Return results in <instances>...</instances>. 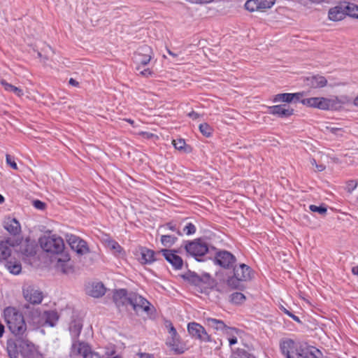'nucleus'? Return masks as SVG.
<instances>
[{
  "instance_id": "obj_14",
  "label": "nucleus",
  "mask_w": 358,
  "mask_h": 358,
  "mask_svg": "<svg viewBox=\"0 0 358 358\" xmlns=\"http://www.w3.org/2000/svg\"><path fill=\"white\" fill-rule=\"evenodd\" d=\"M130 293H127L125 289H119L117 290L113 295V301L117 306V307L120 309L125 308L127 309L128 306H130Z\"/></svg>"
},
{
  "instance_id": "obj_61",
  "label": "nucleus",
  "mask_w": 358,
  "mask_h": 358,
  "mask_svg": "<svg viewBox=\"0 0 358 358\" xmlns=\"http://www.w3.org/2000/svg\"><path fill=\"white\" fill-rule=\"evenodd\" d=\"M69 83L71 85L76 86V87L78 85V82L76 81V80H74L73 78H70Z\"/></svg>"
},
{
  "instance_id": "obj_20",
  "label": "nucleus",
  "mask_w": 358,
  "mask_h": 358,
  "mask_svg": "<svg viewBox=\"0 0 358 358\" xmlns=\"http://www.w3.org/2000/svg\"><path fill=\"white\" fill-rule=\"evenodd\" d=\"M3 227L11 235H17L21 231L20 222L15 218L7 217L3 222Z\"/></svg>"
},
{
  "instance_id": "obj_51",
  "label": "nucleus",
  "mask_w": 358,
  "mask_h": 358,
  "mask_svg": "<svg viewBox=\"0 0 358 358\" xmlns=\"http://www.w3.org/2000/svg\"><path fill=\"white\" fill-rule=\"evenodd\" d=\"M310 162L312 166H315L317 171L321 172L325 169V166L322 164H317L316 160L314 158L310 159Z\"/></svg>"
},
{
  "instance_id": "obj_60",
  "label": "nucleus",
  "mask_w": 358,
  "mask_h": 358,
  "mask_svg": "<svg viewBox=\"0 0 358 358\" xmlns=\"http://www.w3.org/2000/svg\"><path fill=\"white\" fill-rule=\"evenodd\" d=\"M228 341L229 343V345L231 346L237 343V338L236 336L234 338H228Z\"/></svg>"
},
{
  "instance_id": "obj_38",
  "label": "nucleus",
  "mask_w": 358,
  "mask_h": 358,
  "mask_svg": "<svg viewBox=\"0 0 358 358\" xmlns=\"http://www.w3.org/2000/svg\"><path fill=\"white\" fill-rule=\"evenodd\" d=\"M245 8L246 10L251 12L259 10L257 0H248L245 3Z\"/></svg>"
},
{
  "instance_id": "obj_64",
  "label": "nucleus",
  "mask_w": 358,
  "mask_h": 358,
  "mask_svg": "<svg viewBox=\"0 0 358 358\" xmlns=\"http://www.w3.org/2000/svg\"><path fill=\"white\" fill-rule=\"evenodd\" d=\"M352 272L354 275H358V266H354L352 268Z\"/></svg>"
},
{
  "instance_id": "obj_32",
  "label": "nucleus",
  "mask_w": 358,
  "mask_h": 358,
  "mask_svg": "<svg viewBox=\"0 0 358 358\" xmlns=\"http://www.w3.org/2000/svg\"><path fill=\"white\" fill-rule=\"evenodd\" d=\"M345 9L348 16L358 19V6L349 3L345 6Z\"/></svg>"
},
{
  "instance_id": "obj_45",
  "label": "nucleus",
  "mask_w": 358,
  "mask_h": 358,
  "mask_svg": "<svg viewBox=\"0 0 358 358\" xmlns=\"http://www.w3.org/2000/svg\"><path fill=\"white\" fill-rule=\"evenodd\" d=\"M136 69L138 72V73L143 77L148 78L152 75V72L150 71V69H142V66L141 64L138 65Z\"/></svg>"
},
{
  "instance_id": "obj_50",
  "label": "nucleus",
  "mask_w": 358,
  "mask_h": 358,
  "mask_svg": "<svg viewBox=\"0 0 358 358\" xmlns=\"http://www.w3.org/2000/svg\"><path fill=\"white\" fill-rule=\"evenodd\" d=\"M32 204L38 210H43L46 207V204L40 200H34Z\"/></svg>"
},
{
  "instance_id": "obj_37",
  "label": "nucleus",
  "mask_w": 358,
  "mask_h": 358,
  "mask_svg": "<svg viewBox=\"0 0 358 358\" xmlns=\"http://www.w3.org/2000/svg\"><path fill=\"white\" fill-rule=\"evenodd\" d=\"M171 348V350L173 351H174V352L176 354H178V355L184 353L187 350V348L185 347V345L182 344L180 342V340L175 344H173V345Z\"/></svg>"
},
{
  "instance_id": "obj_19",
  "label": "nucleus",
  "mask_w": 358,
  "mask_h": 358,
  "mask_svg": "<svg viewBox=\"0 0 358 358\" xmlns=\"http://www.w3.org/2000/svg\"><path fill=\"white\" fill-rule=\"evenodd\" d=\"M86 292L88 295L99 298L104 295L106 288L101 282H92L87 287Z\"/></svg>"
},
{
  "instance_id": "obj_17",
  "label": "nucleus",
  "mask_w": 358,
  "mask_h": 358,
  "mask_svg": "<svg viewBox=\"0 0 358 358\" xmlns=\"http://www.w3.org/2000/svg\"><path fill=\"white\" fill-rule=\"evenodd\" d=\"M162 252L165 259L170 263L176 269H180L182 266L183 262L180 257L173 252L172 250L164 249Z\"/></svg>"
},
{
  "instance_id": "obj_22",
  "label": "nucleus",
  "mask_w": 358,
  "mask_h": 358,
  "mask_svg": "<svg viewBox=\"0 0 358 358\" xmlns=\"http://www.w3.org/2000/svg\"><path fill=\"white\" fill-rule=\"evenodd\" d=\"M306 85L313 88H320L327 85V80L322 76H312L305 80Z\"/></svg>"
},
{
  "instance_id": "obj_35",
  "label": "nucleus",
  "mask_w": 358,
  "mask_h": 358,
  "mask_svg": "<svg viewBox=\"0 0 358 358\" xmlns=\"http://www.w3.org/2000/svg\"><path fill=\"white\" fill-rule=\"evenodd\" d=\"M231 301L235 304H241L245 300V296L241 292H234L231 296Z\"/></svg>"
},
{
  "instance_id": "obj_13",
  "label": "nucleus",
  "mask_w": 358,
  "mask_h": 358,
  "mask_svg": "<svg viewBox=\"0 0 358 358\" xmlns=\"http://www.w3.org/2000/svg\"><path fill=\"white\" fill-rule=\"evenodd\" d=\"M15 241L8 238L0 241V262L7 261L11 256Z\"/></svg>"
},
{
  "instance_id": "obj_10",
  "label": "nucleus",
  "mask_w": 358,
  "mask_h": 358,
  "mask_svg": "<svg viewBox=\"0 0 358 358\" xmlns=\"http://www.w3.org/2000/svg\"><path fill=\"white\" fill-rule=\"evenodd\" d=\"M301 102L306 106L320 110H331L330 99L324 97H311L303 99Z\"/></svg>"
},
{
  "instance_id": "obj_42",
  "label": "nucleus",
  "mask_w": 358,
  "mask_h": 358,
  "mask_svg": "<svg viewBox=\"0 0 358 358\" xmlns=\"http://www.w3.org/2000/svg\"><path fill=\"white\" fill-rule=\"evenodd\" d=\"M238 330L234 327H228L225 329L223 334H224L227 338H234L238 334Z\"/></svg>"
},
{
  "instance_id": "obj_4",
  "label": "nucleus",
  "mask_w": 358,
  "mask_h": 358,
  "mask_svg": "<svg viewBox=\"0 0 358 358\" xmlns=\"http://www.w3.org/2000/svg\"><path fill=\"white\" fill-rule=\"evenodd\" d=\"M186 252L194 257L196 260L200 261V257L203 256L208 251V246L206 241L197 238L193 241L186 242L185 244Z\"/></svg>"
},
{
  "instance_id": "obj_52",
  "label": "nucleus",
  "mask_w": 358,
  "mask_h": 358,
  "mask_svg": "<svg viewBox=\"0 0 358 358\" xmlns=\"http://www.w3.org/2000/svg\"><path fill=\"white\" fill-rule=\"evenodd\" d=\"M108 246L111 250H114L116 252L120 253L121 252V246L116 241H110L108 243Z\"/></svg>"
},
{
  "instance_id": "obj_47",
  "label": "nucleus",
  "mask_w": 358,
  "mask_h": 358,
  "mask_svg": "<svg viewBox=\"0 0 358 358\" xmlns=\"http://www.w3.org/2000/svg\"><path fill=\"white\" fill-rule=\"evenodd\" d=\"M162 228L163 229H169V230H171L172 231H176L177 234L179 235V236H181L182 235V233L177 229L176 228V225L171 223V222H169V223H167L165 225L162 226Z\"/></svg>"
},
{
  "instance_id": "obj_28",
  "label": "nucleus",
  "mask_w": 358,
  "mask_h": 358,
  "mask_svg": "<svg viewBox=\"0 0 358 358\" xmlns=\"http://www.w3.org/2000/svg\"><path fill=\"white\" fill-rule=\"evenodd\" d=\"M5 262L6 267L11 273L17 275L21 272L22 266L18 261L15 259L13 260L12 259H8L7 261Z\"/></svg>"
},
{
  "instance_id": "obj_5",
  "label": "nucleus",
  "mask_w": 358,
  "mask_h": 358,
  "mask_svg": "<svg viewBox=\"0 0 358 358\" xmlns=\"http://www.w3.org/2000/svg\"><path fill=\"white\" fill-rule=\"evenodd\" d=\"M22 293L25 300L32 304H39L42 302L43 292L34 285L24 284L22 287Z\"/></svg>"
},
{
  "instance_id": "obj_1",
  "label": "nucleus",
  "mask_w": 358,
  "mask_h": 358,
  "mask_svg": "<svg viewBox=\"0 0 358 358\" xmlns=\"http://www.w3.org/2000/svg\"><path fill=\"white\" fill-rule=\"evenodd\" d=\"M3 318L10 331L18 338L22 355L33 352L34 345L27 338V329L23 314L16 308L9 306L3 310Z\"/></svg>"
},
{
  "instance_id": "obj_6",
  "label": "nucleus",
  "mask_w": 358,
  "mask_h": 358,
  "mask_svg": "<svg viewBox=\"0 0 358 358\" xmlns=\"http://www.w3.org/2000/svg\"><path fill=\"white\" fill-rule=\"evenodd\" d=\"M66 240L71 248L78 255H83L89 252L87 243L80 237L71 234L67 236Z\"/></svg>"
},
{
  "instance_id": "obj_3",
  "label": "nucleus",
  "mask_w": 358,
  "mask_h": 358,
  "mask_svg": "<svg viewBox=\"0 0 358 358\" xmlns=\"http://www.w3.org/2000/svg\"><path fill=\"white\" fill-rule=\"evenodd\" d=\"M130 306L138 315H149L152 306L144 297L135 292H130Z\"/></svg>"
},
{
  "instance_id": "obj_26",
  "label": "nucleus",
  "mask_w": 358,
  "mask_h": 358,
  "mask_svg": "<svg viewBox=\"0 0 358 358\" xmlns=\"http://www.w3.org/2000/svg\"><path fill=\"white\" fill-rule=\"evenodd\" d=\"M350 102L351 99L348 96L331 98L330 99L331 110H339L342 108L343 105L350 103Z\"/></svg>"
},
{
  "instance_id": "obj_29",
  "label": "nucleus",
  "mask_w": 358,
  "mask_h": 358,
  "mask_svg": "<svg viewBox=\"0 0 358 358\" xmlns=\"http://www.w3.org/2000/svg\"><path fill=\"white\" fill-rule=\"evenodd\" d=\"M83 325L78 321H73L70 324L69 331L71 335L73 341H78V338L82 330Z\"/></svg>"
},
{
  "instance_id": "obj_11",
  "label": "nucleus",
  "mask_w": 358,
  "mask_h": 358,
  "mask_svg": "<svg viewBox=\"0 0 358 358\" xmlns=\"http://www.w3.org/2000/svg\"><path fill=\"white\" fill-rule=\"evenodd\" d=\"M152 55V48L147 45H143L138 48L135 59L138 64L145 66L150 62Z\"/></svg>"
},
{
  "instance_id": "obj_27",
  "label": "nucleus",
  "mask_w": 358,
  "mask_h": 358,
  "mask_svg": "<svg viewBox=\"0 0 358 358\" xmlns=\"http://www.w3.org/2000/svg\"><path fill=\"white\" fill-rule=\"evenodd\" d=\"M140 260L143 264L152 263L155 260L154 251L145 248H142Z\"/></svg>"
},
{
  "instance_id": "obj_16",
  "label": "nucleus",
  "mask_w": 358,
  "mask_h": 358,
  "mask_svg": "<svg viewBox=\"0 0 358 358\" xmlns=\"http://www.w3.org/2000/svg\"><path fill=\"white\" fill-rule=\"evenodd\" d=\"M269 113L285 118L291 116L294 110L286 104L276 105L268 108Z\"/></svg>"
},
{
  "instance_id": "obj_48",
  "label": "nucleus",
  "mask_w": 358,
  "mask_h": 358,
  "mask_svg": "<svg viewBox=\"0 0 358 358\" xmlns=\"http://www.w3.org/2000/svg\"><path fill=\"white\" fill-rule=\"evenodd\" d=\"M280 310L283 311V313L286 315H287L289 317L292 318L294 321H296L298 323H301V320L299 317L296 316L293 313H292L290 311H289L287 309H286L285 307L281 306Z\"/></svg>"
},
{
  "instance_id": "obj_46",
  "label": "nucleus",
  "mask_w": 358,
  "mask_h": 358,
  "mask_svg": "<svg viewBox=\"0 0 358 358\" xmlns=\"http://www.w3.org/2000/svg\"><path fill=\"white\" fill-rule=\"evenodd\" d=\"M183 231L187 235H191L195 233L196 227L192 223H187L185 227L183 228Z\"/></svg>"
},
{
  "instance_id": "obj_62",
  "label": "nucleus",
  "mask_w": 358,
  "mask_h": 358,
  "mask_svg": "<svg viewBox=\"0 0 358 358\" xmlns=\"http://www.w3.org/2000/svg\"><path fill=\"white\" fill-rule=\"evenodd\" d=\"M5 331V327L0 322V338H1L4 334Z\"/></svg>"
},
{
  "instance_id": "obj_8",
  "label": "nucleus",
  "mask_w": 358,
  "mask_h": 358,
  "mask_svg": "<svg viewBox=\"0 0 358 358\" xmlns=\"http://www.w3.org/2000/svg\"><path fill=\"white\" fill-rule=\"evenodd\" d=\"M236 261V257L228 251L222 250L216 253L215 262L224 268H233Z\"/></svg>"
},
{
  "instance_id": "obj_53",
  "label": "nucleus",
  "mask_w": 358,
  "mask_h": 358,
  "mask_svg": "<svg viewBox=\"0 0 358 358\" xmlns=\"http://www.w3.org/2000/svg\"><path fill=\"white\" fill-rule=\"evenodd\" d=\"M166 327L169 329V334L170 335V337L175 338V337L179 336L176 331V329L174 328V327L173 326V324L171 322L169 323V324H167Z\"/></svg>"
},
{
  "instance_id": "obj_44",
  "label": "nucleus",
  "mask_w": 358,
  "mask_h": 358,
  "mask_svg": "<svg viewBox=\"0 0 358 358\" xmlns=\"http://www.w3.org/2000/svg\"><path fill=\"white\" fill-rule=\"evenodd\" d=\"M309 208L311 211L313 212H315V213H317L320 215H324L326 214L327 213V208H325L324 206H317L315 205H310L309 206Z\"/></svg>"
},
{
  "instance_id": "obj_15",
  "label": "nucleus",
  "mask_w": 358,
  "mask_h": 358,
  "mask_svg": "<svg viewBox=\"0 0 358 358\" xmlns=\"http://www.w3.org/2000/svg\"><path fill=\"white\" fill-rule=\"evenodd\" d=\"M234 274L238 279L242 281H247L252 278V270L250 267L245 264H241L238 266H234Z\"/></svg>"
},
{
  "instance_id": "obj_41",
  "label": "nucleus",
  "mask_w": 358,
  "mask_h": 358,
  "mask_svg": "<svg viewBox=\"0 0 358 358\" xmlns=\"http://www.w3.org/2000/svg\"><path fill=\"white\" fill-rule=\"evenodd\" d=\"M324 131L326 132L331 133L336 136H341L343 133V130L341 128L334 127L332 124L326 126L324 128Z\"/></svg>"
},
{
  "instance_id": "obj_34",
  "label": "nucleus",
  "mask_w": 358,
  "mask_h": 358,
  "mask_svg": "<svg viewBox=\"0 0 358 358\" xmlns=\"http://www.w3.org/2000/svg\"><path fill=\"white\" fill-rule=\"evenodd\" d=\"M176 240L177 238L171 235H162L161 236V243L165 247H171Z\"/></svg>"
},
{
  "instance_id": "obj_58",
  "label": "nucleus",
  "mask_w": 358,
  "mask_h": 358,
  "mask_svg": "<svg viewBox=\"0 0 358 358\" xmlns=\"http://www.w3.org/2000/svg\"><path fill=\"white\" fill-rule=\"evenodd\" d=\"M85 358H101L99 353L92 351L90 349V352L87 354Z\"/></svg>"
},
{
  "instance_id": "obj_39",
  "label": "nucleus",
  "mask_w": 358,
  "mask_h": 358,
  "mask_svg": "<svg viewBox=\"0 0 358 358\" xmlns=\"http://www.w3.org/2000/svg\"><path fill=\"white\" fill-rule=\"evenodd\" d=\"M232 358H254L245 350L238 349L236 352L231 355Z\"/></svg>"
},
{
  "instance_id": "obj_23",
  "label": "nucleus",
  "mask_w": 358,
  "mask_h": 358,
  "mask_svg": "<svg viewBox=\"0 0 358 358\" xmlns=\"http://www.w3.org/2000/svg\"><path fill=\"white\" fill-rule=\"evenodd\" d=\"M19 343L18 338H16V342L12 340L8 341L6 350L9 358H18L17 348L20 349V352H22V348L20 347ZM30 352H27V354L24 355V357L28 356ZM22 355L23 356V355Z\"/></svg>"
},
{
  "instance_id": "obj_33",
  "label": "nucleus",
  "mask_w": 358,
  "mask_h": 358,
  "mask_svg": "<svg viewBox=\"0 0 358 358\" xmlns=\"http://www.w3.org/2000/svg\"><path fill=\"white\" fill-rule=\"evenodd\" d=\"M296 358H317V357L311 349L306 348H301Z\"/></svg>"
},
{
  "instance_id": "obj_2",
  "label": "nucleus",
  "mask_w": 358,
  "mask_h": 358,
  "mask_svg": "<svg viewBox=\"0 0 358 358\" xmlns=\"http://www.w3.org/2000/svg\"><path fill=\"white\" fill-rule=\"evenodd\" d=\"M40 244L44 251L55 255L52 261L55 262L57 270L64 273H69L73 271L70 256L64 251V243L61 237L44 236L40 238Z\"/></svg>"
},
{
  "instance_id": "obj_43",
  "label": "nucleus",
  "mask_w": 358,
  "mask_h": 358,
  "mask_svg": "<svg viewBox=\"0 0 358 358\" xmlns=\"http://www.w3.org/2000/svg\"><path fill=\"white\" fill-rule=\"evenodd\" d=\"M173 145L176 149L182 151L185 150L186 143L183 139H177L173 141Z\"/></svg>"
},
{
  "instance_id": "obj_31",
  "label": "nucleus",
  "mask_w": 358,
  "mask_h": 358,
  "mask_svg": "<svg viewBox=\"0 0 358 358\" xmlns=\"http://www.w3.org/2000/svg\"><path fill=\"white\" fill-rule=\"evenodd\" d=\"M241 282H243L241 279H238L236 275L234 274L232 276H230L227 280V285L231 289H241Z\"/></svg>"
},
{
  "instance_id": "obj_57",
  "label": "nucleus",
  "mask_w": 358,
  "mask_h": 358,
  "mask_svg": "<svg viewBox=\"0 0 358 358\" xmlns=\"http://www.w3.org/2000/svg\"><path fill=\"white\" fill-rule=\"evenodd\" d=\"M137 356L138 358H154V355L146 352H139Z\"/></svg>"
},
{
  "instance_id": "obj_25",
  "label": "nucleus",
  "mask_w": 358,
  "mask_h": 358,
  "mask_svg": "<svg viewBox=\"0 0 358 358\" xmlns=\"http://www.w3.org/2000/svg\"><path fill=\"white\" fill-rule=\"evenodd\" d=\"M205 324L210 328L216 331H221L222 333L227 327V325L221 320L213 317H206Z\"/></svg>"
},
{
  "instance_id": "obj_59",
  "label": "nucleus",
  "mask_w": 358,
  "mask_h": 358,
  "mask_svg": "<svg viewBox=\"0 0 358 358\" xmlns=\"http://www.w3.org/2000/svg\"><path fill=\"white\" fill-rule=\"evenodd\" d=\"M188 115H189V117H190L193 120H196V119H197L199 117V114L196 113V112H194V111H192V112L189 113L188 114Z\"/></svg>"
},
{
  "instance_id": "obj_30",
  "label": "nucleus",
  "mask_w": 358,
  "mask_h": 358,
  "mask_svg": "<svg viewBox=\"0 0 358 358\" xmlns=\"http://www.w3.org/2000/svg\"><path fill=\"white\" fill-rule=\"evenodd\" d=\"M0 83L2 86H3L5 90L10 92H13L17 96H22L24 93L23 90L19 87H17L10 83H8L5 80H1Z\"/></svg>"
},
{
  "instance_id": "obj_36",
  "label": "nucleus",
  "mask_w": 358,
  "mask_h": 358,
  "mask_svg": "<svg viewBox=\"0 0 358 358\" xmlns=\"http://www.w3.org/2000/svg\"><path fill=\"white\" fill-rule=\"evenodd\" d=\"M259 10L270 8L272 7L275 0H257Z\"/></svg>"
},
{
  "instance_id": "obj_9",
  "label": "nucleus",
  "mask_w": 358,
  "mask_h": 358,
  "mask_svg": "<svg viewBox=\"0 0 358 358\" xmlns=\"http://www.w3.org/2000/svg\"><path fill=\"white\" fill-rule=\"evenodd\" d=\"M187 330L189 334L201 341L209 342L210 337L206 329L201 324L196 322H190L187 325Z\"/></svg>"
},
{
  "instance_id": "obj_54",
  "label": "nucleus",
  "mask_w": 358,
  "mask_h": 358,
  "mask_svg": "<svg viewBox=\"0 0 358 358\" xmlns=\"http://www.w3.org/2000/svg\"><path fill=\"white\" fill-rule=\"evenodd\" d=\"M357 186V182L355 180H350L347 183V191L351 193Z\"/></svg>"
},
{
  "instance_id": "obj_7",
  "label": "nucleus",
  "mask_w": 358,
  "mask_h": 358,
  "mask_svg": "<svg viewBox=\"0 0 358 358\" xmlns=\"http://www.w3.org/2000/svg\"><path fill=\"white\" fill-rule=\"evenodd\" d=\"M90 346L80 341H73L71 347L70 358H85L87 354L90 352Z\"/></svg>"
},
{
  "instance_id": "obj_18",
  "label": "nucleus",
  "mask_w": 358,
  "mask_h": 358,
  "mask_svg": "<svg viewBox=\"0 0 358 358\" xmlns=\"http://www.w3.org/2000/svg\"><path fill=\"white\" fill-rule=\"evenodd\" d=\"M303 96V93H282L278 94L273 99L274 102H296Z\"/></svg>"
},
{
  "instance_id": "obj_56",
  "label": "nucleus",
  "mask_w": 358,
  "mask_h": 358,
  "mask_svg": "<svg viewBox=\"0 0 358 358\" xmlns=\"http://www.w3.org/2000/svg\"><path fill=\"white\" fill-rule=\"evenodd\" d=\"M180 340V337H169L167 341V343L169 345L170 347L173 345V344H175Z\"/></svg>"
},
{
  "instance_id": "obj_40",
  "label": "nucleus",
  "mask_w": 358,
  "mask_h": 358,
  "mask_svg": "<svg viewBox=\"0 0 358 358\" xmlns=\"http://www.w3.org/2000/svg\"><path fill=\"white\" fill-rule=\"evenodd\" d=\"M199 130L203 135L208 137L211 135L213 129L207 123H203L199 125Z\"/></svg>"
},
{
  "instance_id": "obj_21",
  "label": "nucleus",
  "mask_w": 358,
  "mask_h": 358,
  "mask_svg": "<svg viewBox=\"0 0 358 358\" xmlns=\"http://www.w3.org/2000/svg\"><path fill=\"white\" fill-rule=\"evenodd\" d=\"M347 16L345 6H336L329 11V19L331 21H340Z\"/></svg>"
},
{
  "instance_id": "obj_12",
  "label": "nucleus",
  "mask_w": 358,
  "mask_h": 358,
  "mask_svg": "<svg viewBox=\"0 0 358 358\" xmlns=\"http://www.w3.org/2000/svg\"><path fill=\"white\" fill-rule=\"evenodd\" d=\"M301 349V348H298L296 343L291 339L283 341L280 343L281 352L287 358H296Z\"/></svg>"
},
{
  "instance_id": "obj_55",
  "label": "nucleus",
  "mask_w": 358,
  "mask_h": 358,
  "mask_svg": "<svg viewBox=\"0 0 358 358\" xmlns=\"http://www.w3.org/2000/svg\"><path fill=\"white\" fill-rule=\"evenodd\" d=\"M187 1H189L192 3H201V4H205V3H210L213 2L214 0H186Z\"/></svg>"
},
{
  "instance_id": "obj_24",
  "label": "nucleus",
  "mask_w": 358,
  "mask_h": 358,
  "mask_svg": "<svg viewBox=\"0 0 358 358\" xmlns=\"http://www.w3.org/2000/svg\"><path fill=\"white\" fill-rule=\"evenodd\" d=\"M59 319L57 313L55 310L45 311L41 315V324L54 327Z\"/></svg>"
},
{
  "instance_id": "obj_49",
  "label": "nucleus",
  "mask_w": 358,
  "mask_h": 358,
  "mask_svg": "<svg viewBox=\"0 0 358 358\" xmlns=\"http://www.w3.org/2000/svg\"><path fill=\"white\" fill-rule=\"evenodd\" d=\"M6 160L8 165H9L13 169L17 170L18 167L15 162L12 159L11 156L8 154L6 155Z\"/></svg>"
},
{
  "instance_id": "obj_63",
  "label": "nucleus",
  "mask_w": 358,
  "mask_h": 358,
  "mask_svg": "<svg viewBox=\"0 0 358 358\" xmlns=\"http://www.w3.org/2000/svg\"><path fill=\"white\" fill-rule=\"evenodd\" d=\"M352 104L358 108V95L353 99Z\"/></svg>"
}]
</instances>
